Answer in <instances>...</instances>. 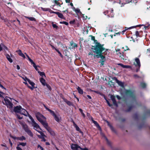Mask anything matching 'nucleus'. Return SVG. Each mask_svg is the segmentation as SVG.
<instances>
[{"instance_id":"obj_25","label":"nucleus","mask_w":150,"mask_h":150,"mask_svg":"<svg viewBox=\"0 0 150 150\" xmlns=\"http://www.w3.org/2000/svg\"><path fill=\"white\" fill-rule=\"evenodd\" d=\"M97 55H96V57L98 58L100 57L101 58V57H103V56L102 55V53H96Z\"/></svg>"},{"instance_id":"obj_5","label":"nucleus","mask_w":150,"mask_h":150,"mask_svg":"<svg viewBox=\"0 0 150 150\" xmlns=\"http://www.w3.org/2000/svg\"><path fill=\"white\" fill-rule=\"evenodd\" d=\"M4 104H6L8 108L11 110H12L13 105V104L12 103L10 100L7 98H4V100L3 101Z\"/></svg>"},{"instance_id":"obj_33","label":"nucleus","mask_w":150,"mask_h":150,"mask_svg":"<svg viewBox=\"0 0 150 150\" xmlns=\"http://www.w3.org/2000/svg\"><path fill=\"white\" fill-rule=\"evenodd\" d=\"M60 23L64 24L67 25H68V23L67 22L65 21L60 22Z\"/></svg>"},{"instance_id":"obj_20","label":"nucleus","mask_w":150,"mask_h":150,"mask_svg":"<svg viewBox=\"0 0 150 150\" xmlns=\"http://www.w3.org/2000/svg\"><path fill=\"white\" fill-rule=\"evenodd\" d=\"M71 46L72 47V48L76 47H77V45L74 43L73 42L71 41L70 42Z\"/></svg>"},{"instance_id":"obj_14","label":"nucleus","mask_w":150,"mask_h":150,"mask_svg":"<svg viewBox=\"0 0 150 150\" xmlns=\"http://www.w3.org/2000/svg\"><path fill=\"white\" fill-rule=\"evenodd\" d=\"M74 125V127H75L77 131H79L80 133H81L82 134H83V132L80 129L79 127L77 126V125L74 122H73Z\"/></svg>"},{"instance_id":"obj_12","label":"nucleus","mask_w":150,"mask_h":150,"mask_svg":"<svg viewBox=\"0 0 150 150\" xmlns=\"http://www.w3.org/2000/svg\"><path fill=\"white\" fill-rule=\"evenodd\" d=\"M21 107L20 106H17L15 107L14 109V111L16 112L19 113L20 112Z\"/></svg>"},{"instance_id":"obj_40","label":"nucleus","mask_w":150,"mask_h":150,"mask_svg":"<svg viewBox=\"0 0 150 150\" xmlns=\"http://www.w3.org/2000/svg\"><path fill=\"white\" fill-rule=\"evenodd\" d=\"M75 22V20H73L72 21H71L69 22V23L71 24H73Z\"/></svg>"},{"instance_id":"obj_23","label":"nucleus","mask_w":150,"mask_h":150,"mask_svg":"<svg viewBox=\"0 0 150 150\" xmlns=\"http://www.w3.org/2000/svg\"><path fill=\"white\" fill-rule=\"evenodd\" d=\"M125 93L126 95L130 96H131L133 94L132 92L130 90H127L126 91Z\"/></svg>"},{"instance_id":"obj_18","label":"nucleus","mask_w":150,"mask_h":150,"mask_svg":"<svg viewBox=\"0 0 150 150\" xmlns=\"http://www.w3.org/2000/svg\"><path fill=\"white\" fill-rule=\"evenodd\" d=\"M64 101L69 106L72 105L73 104L71 102L67 100L66 99H64Z\"/></svg>"},{"instance_id":"obj_36","label":"nucleus","mask_w":150,"mask_h":150,"mask_svg":"<svg viewBox=\"0 0 150 150\" xmlns=\"http://www.w3.org/2000/svg\"><path fill=\"white\" fill-rule=\"evenodd\" d=\"M75 11L76 13H81L80 9H76V10H75Z\"/></svg>"},{"instance_id":"obj_41","label":"nucleus","mask_w":150,"mask_h":150,"mask_svg":"<svg viewBox=\"0 0 150 150\" xmlns=\"http://www.w3.org/2000/svg\"><path fill=\"white\" fill-rule=\"evenodd\" d=\"M16 149L17 150H22V149L19 146L17 145V146L16 147Z\"/></svg>"},{"instance_id":"obj_53","label":"nucleus","mask_w":150,"mask_h":150,"mask_svg":"<svg viewBox=\"0 0 150 150\" xmlns=\"http://www.w3.org/2000/svg\"><path fill=\"white\" fill-rule=\"evenodd\" d=\"M44 106L45 108V109L47 110L48 111H49V110L50 109L49 108H47L45 105H44Z\"/></svg>"},{"instance_id":"obj_43","label":"nucleus","mask_w":150,"mask_h":150,"mask_svg":"<svg viewBox=\"0 0 150 150\" xmlns=\"http://www.w3.org/2000/svg\"><path fill=\"white\" fill-rule=\"evenodd\" d=\"M134 77L135 78H137L139 77L137 74H134L133 75Z\"/></svg>"},{"instance_id":"obj_27","label":"nucleus","mask_w":150,"mask_h":150,"mask_svg":"<svg viewBox=\"0 0 150 150\" xmlns=\"http://www.w3.org/2000/svg\"><path fill=\"white\" fill-rule=\"evenodd\" d=\"M25 17L26 18L30 20L31 21H36L34 17Z\"/></svg>"},{"instance_id":"obj_42","label":"nucleus","mask_w":150,"mask_h":150,"mask_svg":"<svg viewBox=\"0 0 150 150\" xmlns=\"http://www.w3.org/2000/svg\"><path fill=\"white\" fill-rule=\"evenodd\" d=\"M46 86L50 90H51V88L50 86L48 84H46Z\"/></svg>"},{"instance_id":"obj_50","label":"nucleus","mask_w":150,"mask_h":150,"mask_svg":"<svg viewBox=\"0 0 150 150\" xmlns=\"http://www.w3.org/2000/svg\"><path fill=\"white\" fill-rule=\"evenodd\" d=\"M28 60L30 61V62H31V64H32L33 62H33V61L32 60V59H31L30 58H29V59Z\"/></svg>"},{"instance_id":"obj_19","label":"nucleus","mask_w":150,"mask_h":150,"mask_svg":"<svg viewBox=\"0 0 150 150\" xmlns=\"http://www.w3.org/2000/svg\"><path fill=\"white\" fill-rule=\"evenodd\" d=\"M6 57L8 60L10 62L12 63L13 62L12 59L10 57V55L8 54H6Z\"/></svg>"},{"instance_id":"obj_8","label":"nucleus","mask_w":150,"mask_h":150,"mask_svg":"<svg viewBox=\"0 0 150 150\" xmlns=\"http://www.w3.org/2000/svg\"><path fill=\"white\" fill-rule=\"evenodd\" d=\"M134 64L136 67H138L139 68L140 66V63L139 59L137 58L135 59V61L134 62Z\"/></svg>"},{"instance_id":"obj_1","label":"nucleus","mask_w":150,"mask_h":150,"mask_svg":"<svg viewBox=\"0 0 150 150\" xmlns=\"http://www.w3.org/2000/svg\"><path fill=\"white\" fill-rule=\"evenodd\" d=\"M104 45H101L100 43H96L95 45L92 46L91 48L93 52L95 53H100L104 51H106L108 49H105L103 47Z\"/></svg>"},{"instance_id":"obj_28","label":"nucleus","mask_w":150,"mask_h":150,"mask_svg":"<svg viewBox=\"0 0 150 150\" xmlns=\"http://www.w3.org/2000/svg\"><path fill=\"white\" fill-rule=\"evenodd\" d=\"M140 86L142 88H144L146 87V84L145 83L142 82L141 83Z\"/></svg>"},{"instance_id":"obj_26","label":"nucleus","mask_w":150,"mask_h":150,"mask_svg":"<svg viewBox=\"0 0 150 150\" xmlns=\"http://www.w3.org/2000/svg\"><path fill=\"white\" fill-rule=\"evenodd\" d=\"M18 145L19 146L20 145H21L23 146H24L26 145V143L24 142H19L18 144Z\"/></svg>"},{"instance_id":"obj_48","label":"nucleus","mask_w":150,"mask_h":150,"mask_svg":"<svg viewBox=\"0 0 150 150\" xmlns=\"http://www.w3.org/2000/svg\"><path fill=\"white\" fill-rule=\"evenodd\" d=\"M91 40H94L95 41H95H97L96 40H95V38L94 36H91Z\"/></svg>"},{"instance_id":"obj_7","label":"nucleus","mask_w":150,"mask_h":150,"mask_svg":"<svg viewBox=\"0 0 150 150\" xmlns=\"http://www.w3.org/2000/svg\"><path fill=\"white\" fill-rule=\"evenodd\" d=\"M27 81L32 86V87L29 86H28V87L32 90H33L35 88L34 86L35 83L31 81L29 79H28Z\"/></svg>"},{"instance_id":"obj_52","label":"nucleus","mask_w":150,"mask_h":150,"mask_svg":"<svg viewBox=\"0 0 150 150\" xmlns=\"http://www.w3.org/2000/svg\"><path fill=\"white\" fill-rule=\"evenodd\" d=\"M100 62L101 63V66H103V65H104V62H103V61H100V62Z\"/></svg>"},{"instance_id":"obj_61","label":"nucleus","mask_w":150,"mask_h":150,"mask_svg":"<svg viewBox=\"0 0 150 150\" xmlns=\"http://www.w3.org/2000/svg\"><path fill=\"white\" fill-rule=\"evenodd\" d=\"M110 127L111 128V129L112 130V131H113L114 130V129L113 128V127L111 126L110 125Z\"/></svg>"},{"instance_id":"obj_34","label":"nucleus","mask_w":150,"mask_h":150,"mask_svg":"<svg viewBox=\"0 0 150 150\" xmlns=\"http://www.w3.org/2000/svg\"><path fill=\"white\" fill-rule=\"evenodd\" d=\"M106 102H107L108 104V105L110 107H112V105L110 104L109 102V101L108 100H107V99H106Z\"/></svg>"},{"instance_id":"obj_15","label":"nucleus","mask_w":150,"mask_h":150,"mask_svg":"<svg viewBox=\"0 0 150 150\" xmlns=\"http://www.w3.org/2000/svg\"><path fill=\"white\" fill-rule=\"evenodd\" d=\"M16 52H18V54L21 56L22 57L24 58H25V55L22 53L21 51V50H19L18 51H16Z\"/></svg>"},{"instance_id":"obj_3","label":"nucleus","mask_w":150,"mask_h":150,"mask_svg":"<svg viewBox=\"0 0 150 150\" xmlns=\"http://www.w3.org/2000/svg\"><path fill=\"white\" fill-rule=\"evenodd\" d=\"M36 117L38 120L43 125L45 126L47 123L45 121H43L42 119H45V118L39 112H38L35 114Z\"/></svg>"},{"instance_id":"obj_32","label":"nucleus","mask_w":150,"mask_h":150,"mask_svg":"<svg viewBox=\"0 0 150 150\" xmlns=\"http://www.w3.org/2000/svg\"><path fill=\"white\" fill-rule=\"evenodd\" d=\"M131 68V66L129 65H124L123 67L124 68Z\"/></svg>"},{"instance_id":"obj_64","label":"nucleus","mask_w":150,"mask_h":150,"mask_svg":"<svg viewBox=\"0 0 150 150\" xmlns=\"http://www.w3.org/2000/svg\"><path fill=\"white\" fill-rule=\"evenodd\" d=\"M88 55H93V53L92 52H90L89 53H88Z\"/></svg>"},{"instance_id":"obj_37","label":"nucleus","mask_w":150,"mask_h":150,"mask_svg":"<svg viewBox=\"0 0 150 150\" xmlns=\"http://www.w3.org/2000/svg\"><path fill=\"white\" fill-rule=\"evenodd\" d=\"M55 50L58 52V53L60 54V55L62 57V55L59 51L57 49H55Z\"/></svg>"},{"instance_id":"obj_29","label":"nucleus","mask_w":150,"mask_h":150,"mask_svg":"<svg viewBox=\"0 0 150 150\" xmlns=\"http://www.w3.org/2000/svg\"><path fill=\"white\" fill-rule=\"evenodd\" d=\"M1 47L2 49H3L5 50H7L8 48L6 47L3 44H1Z\"/></svg>"},{"instance_id":"obj_47","label":"nucleus","mask_w":150,"mask_h":150,"mask_svg":"<svg viewBox=\"0 0 150 150\" xmlns=\"http://www.w3.org/2000/svg\"><path fill=\"white\" fill-rule=\"evenodd\" d=\"M113 9L112 8V9H111V13H112V14L111 15V17H113L114 16V15L113 14Z\"/></svg>"},{"instance_id":"obj_9","label":"nucleus","mask_w":150,"mask_h":150,"mask_svg":"<svg viewBox=\"0 0 150 150\" xmlns=\"http://www.w3.org/2000/svg\"><path fill=\"white\" fill-rule=\"evenodd\" d=\"M19 113H20L22 115H24L26 116H27L28 115H29V114L27 112V111L25 110L22 108L21 109L20 112H19Z\"/></svg>"},{"instance_id":"obj_56","label":"nucleus","mask_w":150,"mask_h":150,"mask_svg":"<svg viewBox=\"0 0 150 150\" xmlns=\"http://www.w3.org/2000/svg\"><path fill=\"white\" fill-rule=\"evenodd\" d=\"M17 115V116L18 118V119H21L22 118V117H21L19 116L18 115Z\"/></svg>"},{"instance_id":"obj_46","label":"nucleus","mask_w":150,"mask_h":150,"mask_svg":"<svg viewBox=\"0 0 150 150\" xmlns=\"http://www.w3.org/2000/svg\"><path fill=\"white\" fill-rule=\"evenodd\" d=\"M105 57L104 56H103V57H101V60H100V61H103V62H104V61H105Z\"/></svg>"},{"instance_id":"obj_6","label":"nucleus","mask_w":150,"mask_h":150,"mask_svg":"<svg viewBox=\"0 0 150 150\" xmlns=\"http://www.w3.org/2000/svg\"><path fill=\"white\" fill-rule=\"evenodd\" d=\"M52 135H55V133L48 126L47 123V125L45 126V125L43 126Z\"/></svg>"},{"instance_id":"obj_4","label":"nucleus","mask_w":150,"mask_h":150,"mask_svg":"<svg viewBox=\"0 0 150 150\" xmlns=\"http://www.w3.org/2000/svg\"><path fill=\"white\" fill-rule=\"evenodd\" d=\"M19 122L21 125L23 126L24 130L27 134L31 137L33 136V134L31 131L28 128L27 125L25 123L21 121H19Z\"/></svg>"},{"instance_id":"obj_11","label":"nucleus","mask_w":150,"mask_h":150,"mask_svg":"<svg viewBox=\"0 0 150 150\" xmlns=\"http://www.w3.org/2000/svg\"><path fill=\"white\" fill-rule=\"evenodd\" d=\"M53 117L55 120L57 122H59L61 119V117L59 114H55Z\"/></svg>"},{"instance_id":"obj_54","label":"nucleus","mask_w":150,"mask_h":150,"mask_svg":"<svg viewBox=\"0 0 150 150\" xmlns=\"http://www.w3.org/2000/svg\"><path fill=\"white\" fill-rule=\"evenodd\" d=\"M32 64L33 65V67L35 68L37 66L35 64L34 62H33V63H32Z\"/></svg>"},{"instance_id":"obj_63","label":"nucleus","mask_w":150,"mask_h":150,"mask_svg":"<svg viewBox=\"0 0 150 150\" xmlns=\"http://www.w3.org/2000/svg\"><path fill=\"white\" fill-rule=\"evenodd\" d=\"M17 69H18V70H19L20 69V67H19V66L18 65H17Z\"/></svg>"},{"instance_id":"obj_22","label":"nucleus","mask_w":150,"mask_h":150,"mask_svg":"<svg viewBox=\"0 0 150 150\" xmlns=\"http://www.w3.org/2000/svg\"><path fill=\"white\" fill-rule=\"evenodd\" d=\"M77 90H78V92L80 94H82L83 93V90L81 88L79 87V86H78L77 88Z\"/></svg>"},{"instance_id":"obj_38","label":"nucleus","mask_w":150,"mask_h":150,"mask_svg":"<svg viewBox=\"0 0 150 150\" xmlns=\"http://www.w3.org/2000/svg\"><path fill=\"white\" fill-rule=\"evenodd\" d=\"M135 35H136L137 37L139 36V32L138 31H136L135 32Z\"/></svg>"},{"instance_id":"obj_62","label":"nucleus","mask_w":150,"mask_h":150,"mask_svg":"<svg viewBox=\"0 0 150 150\" xmlns=\"http://www.w3.org/2000/svg\"><path fill=\"white\" fill-rule=\"evenodd\" d=\"M87 97H88V98H89V99H91V96H90L89 95H87Z\"/></svg>"},{"instance_id":"obj_45","label":"nucleus","mask_w":150,"mask_h":150,"mask_svg":"<svg viewBox=\"0 0 150 150\" xmlns=\"http://www.w3.org/2000/svg\"><path fill=\"white\" fill-rule=\"evenodd\" d=\"M105 57L104 56H103V57H101V60H100V61H103V62H104V61H105Z\"/></svg>"},{"instance_id":"obj_39","label":"nucleus","mask_w":150,"mask_h":150,"mask_svg":"<svg viewBox=\"0 0 150 150\" xmlns=\"http://www.w3.org/2000/svg\"><path fill=\"white\" fill-rule=\"evenodd\" d=\"M52 26H53V27L54 28L57 29L58 28L57 26L55 24L52 23Z\"/></svg>"},{"instance_id":"obj_51","label":"nucleus","mask_w":150,"mask_h":150,"mask_svg":"<svg viewBox=\"0 0 150 150\" xmlns=\"http://www.w3.org/2000/svg\"><path fill=\"white\" fill-rule=\"evenodd\" d=\"M9 142L11 146V147H12V145H13L12 143L11 142V141L10 139H9Z\"/></svg>"},{"instance_id":"obj_24","label":"nucleus","mask_w":150,"mask_h":150,"mask_svg":"<svg viewBox=\"0 0 150 150\" xmlns=\"http://www.w3.org/2000/svg\"><path fill=\"white\" fill-rule=\"evenodd\" d=\"M26 139L25 137L24 136H22L21 137H18V140L22 141L23 140H25Z\"/></svg>"},{"instance_id":"obj_60","label":"nucleus","mask_w":150,"mask_h":150,"mask_svg":"<svg viewBox=\"0 0 150 150\" xmlns=\"http://www.w3.org/2000/svg\"><path fill=\"white\" fill-rule=\"evenodd\" d=\"M42 139L44 141H46V140L44 138V137H45V136H42Z\"/></svg>"},{"instance_id":"obj_13","label":"nucleus","mask_w":150,"mask_h":150,"mask_svg":"<svg viewBox=\"0 0 150 150\" xmlns=\"http://www.w3.org/2000/svg\"><path fill=\"white\" fill-rule=\"evenodd\" d=\"M110 98L113 102V104L116 106H117V105L115 100V97L114 96L111 95Z\"/></svg>"},{"instance_id":"obj_10","label":"nucleus","mask_w":150,"mask_h":150,"mask_svg":"<svg viewBox=\"0 0 150 150\" xmlns=\"http://www.w3.org/2000/svg\"><path fill=\"white\" fill-rule=\"evenodd\" d=\"M113 79L117 83L119 86L122 87L124 86V83L121 81H119L116 77H114Z\"/></svg>"},{"instance_id":"obj_21","label":"nucleus","mask_w":150,"mask_h":150,"mask_svg":"<svg viewBox=\"0 0 150 150\" xmlns=\"http://www.w3.org/2000/svg\"><path fill=\"white\" fill-rule=\"evenodd\" d=\"M40 82L42 83V84L45 86V80L42 78H41L40 79Z\"/></svg>"},{"instance_id":"obj_31","label":"nucleus","mask_w":150,"mask_h":150,"mask_svg":"<svg viewBox=\"0 0 150 150\" xmlns=\"http://www.w3.org/2000/svg\"><path fill=\"white\" fill-rule=\"evenodd\" d=\"M48 111L50 112V113L52 115H53V116H54L56 114L53 111L51 110L50 109Z\"/></svg>"},{"instance_id":"obj_30","label":"nucleus","mask_w":150,"mask_h":150,"mask_svg":"<svg viewBox=\"0 0 150 150\" xmlns=\"http://www.w3.org/2000/svg\"><path fill=\"white\" fill-rule=\"evenodd\" d=\"M38 72L39 73L40 75L42 76H45V74L43 72H40V71H38Z\"/></svg>"},{"instance_id":"obj_57","label":"nucleus","mask_w":150,"mask_h":150,"mask_svg":"<svg viewBox=\"0 0 150 150\" xmlns=\"http://www.w3.org/2000/svg\"><path fill=\"white\" fill-rule=\"evenodd\" d=\"M116 97L117 98L119 99V100H120L121 99V98L118 95H117L116 96Z\"/></svg>"},{"instance_id":"obj_17","label":"nucleus","mask_w":150,"mask_h":150,"mask_svg":"<svg viewBox=\"0 0 150 150\" xmlns=\"http://www.w3.org/2000/svg\"><path fill=\"white\" fill-rule=\"evenodd\" d=\"M92 121L93 123L96 125V126L100 130L101 129V128L100 126H99L98 123L95 121L93 120V119L92 120Z\"/></svg>"},{"instance_id":"obj_35","label":"nucleus","mask_w":150,"mask_h":150,"mask_svg":"<svg viewBox=\"0 0 150 150\" xmlns=\"http://www.w3.org/2000/svg\"><path fill=\"white\" fill-rule=\"evenodd\" d=\"M11 137L15 140H18V137H14L12 136H11Z\"/></svg>"},{"instance_id":"obj_2","label":"nucleus","mask_w":150,"mask_h":150,"mask_svg":"<svg viewBox=\"0 0 150 150\" xmlns=\"http://www.w3.org/2000/svg\"><path fill=\"white\" fill-rule=\"evenodd\" d=\"M29 118L31 120V121L32 122V126L33 127L34 129L35 130L38 131V132L40 134L41 136H45V135H44V134L42 132L38 131V129H40L39 125L35 122L32 116L29 115Z\"/></svg>"},{"instance_id":"obj_49","label":"nucleus","mask_w":150,"mask_h":150,"mask_svg":"<svg viewBox=\"0 0 150 150\" xmlns=\"http://www.w3.org/2000/svg\"><path fill=\"white\" fill-rule=\"evenodd\" d=\"M108 10H106V11H104V12L103 13L105 15H106L107 13H108Z\"/></svg>"},{"instance_id":"obj_59","label":"nucleus","mask_w":150,"mask_h":150,"mask_svg":"<svg viewBox=\"0 0 150 150\" xmlns=\"http://www.w3.org/2000/svg\"><path fill=\"white\" fill-rule=\"evenodd\" d=\"M104 137H105V139H106V141H107V143H108V144H109V142L108 141V139H107L106 138V137H105V136H104Z\"/></svg>"},{"instance_id":"obj_55","label":"nucleus","mask_w":150,"mask_h":150,"mask_svg":"<svg viewBox=\"0 0 150 150\" xmlns=\"http://www.w3.org/2000/svg\"><path fill=\"white\" fill-rule=\"evenodd\" d=\"M42 10L43 11H48L49 10V9L45 8H42Z\"/></svg>"},{"instance_id":"obj_16","label":"nucleus","mask_w":150,"mask_h":150,"mask_svg":"<svg viewBox=\"0 0 150 150\" xmlns=\"http://www.w3.org/2000/svg\"><path fill=\"white\" fill-rule=\"evenodd\" d=\"M53 13H55L58 15V16L60 18H64L62 14L58 12H53Z\"/></svg>"},{"instance_id":"obj_58","label":"nucleus","mask_w":150,"mask_h":150,"mask_svg":"<svg viewBox=\"0 0 150 150\" xmlns=\"http://www.w3.org/2000/svg\"><path fill=\"white\" fill-rule=\"evenodd\" d=\"M118 65H120V66H121L122 68H123V67L124 66V65H123L122 64H120H120H118Z\"/></svg>"},{"instance_id":"obj_44","label":"nucleus","mask_w":150,"mask_h":150,"mask_svg":"<svg viewBox=\"0 0 150 150\" xmlns=\"http://www.w3.org/2000/svg\"><path fill=\"white\" fill-rule=\"evenodd\" d=\"M22 78L25 81H27L28 79L26 77H23Z\"/></svg>"}]
</instances>
